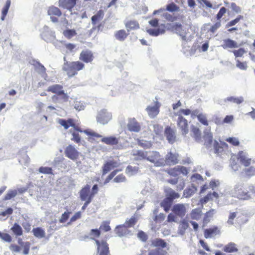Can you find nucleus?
Wrapping results in <instances>:
<instances>
[{
  "label": "nucleus",
  "instance_id": "obj_44",
  "mask_svg": "<svg viewBox=\"0 0 255 255\" xmlns=\"http://www.w3.org/2000/svg\"><path fill=\"white\" fill-rule=\"evenodd\" d=\"M217 230V227H214L213 228L206 229L204 232V236L206 238H212L213 234H215L216 233Z\"/></svg>",
  "mask_w": 255,
  "mask_h": 255
},
{
  "label": "nucleus",
  "instance_id": "obj_47",
  "mask_svg": "<svg viewBox=\"0 0 255 255\" xmlns=\"http://www.w3.org/2000/svg\"><path fill=\"white\" fill-rule=\"evenodd\" d=\"M17 194L16 190H8L7 194L5 195L4 199L5 200H10V199L15 197Z\"/></svg>",
  "mask_w": 255,
  "mask_h": 255
},
{
  "label": "nucleus",
  "instance_id": "obj_8",
  "mask_svg": "<svg viewBox=\"0 0 255 255\" xmlns=\"http://www.w3.org/2000/svg\"><path fill=\"white\" fill-rule=\"evenodd\" d=\"M172 211L176 216L182 218L186 214V208L183 204H176L173 206Z\"/></svg>",
  "mask_w": 255,
  "mask_h": 255
},
{
  "label": "nucleus",
  "instance_id": "obj_33",
  "mask_svg": "<svg viewBox=\"0 0 255 255\" xmlns=\"http://www.w3.org/2000/svg\"><path fill=\"white\" fill-rule=\"evenodd\" d=\"M147 32L150 35L153 36H157L160 34H163L165 32V30L162 28L153 29L149 28L146 30Z\"/></svg>",
  "mask_w": 255,
  "mask_h": 255
},
{
  "label": "nucleus",
  "instance_id": "obj_34",
  "mask_svg": "<svg viewBox=\"0 0 255 255\" xmlns=\"http://www.w3.org/2000/svg\"><path fill=\"white\" fill-rule=\"evenodd\" d=\"M48 14L50 16L56 15L60 16L61 15L62 13L61 10L57 7L51 6L48 10Z\"/></svg>",
  "mask_w": 255,
  "mask_h": 255
},
{
  "label": "nucleus",
  "instance_id": "obj_43",
  "mask_svg": "<svg viewBox=\"0 0 255 255\" xmlns=\"http://www.w3.org/2000/svg\"><path fill=\"white\" fill-rule=\"evenodd\" d=\"M65 37L68 39H70L77 34V33L74 29H67L64 30L63 32Z\"/></svg>",
  "mask_w": 255,
  "mask_h": 255
},
{
  "label": "nucleus",
  "instance_id": "obj_15",
  "mask_svg": "<svg viewBox=\"0 0 255 255\" xmlns=\"http://www.w3.org/2000/svg\"><path fill=\"white\" fill-rule=\"evenodd\" d=\"M164 133L167 140L169 143H173L175 141V133L174 131L170 127H167L165 128Z\"/></svg>",
  "mask_w": 255,
  "mask_h": 255
},
{
  "label": "nucleus",
  "instance_id": "obj_16",
  "mask_svg": "<svg viewBox=\"0 0 255 255\" xmlns=\"http://www.w3.org/2000/svg\"><path fill=\"white\" fill-rule=\"evenodd\" d=\"M238 159L245 166H248L251 163V159L248 157L246 152L240 151L238 154Z\"/></svg>",
  "mask_w": 255,
  "mask_h": 255
},
{
  "label": "nucleus",
  "instance_id": "obj_60",
  "mask_svg": "<svg viewBox=\"0 0 255 255\" xmlns=\"http://www.w3.org/2000/svg\"><path fill=\"white\" fill-rule=\"evenodd\" d=\"M137 237L143 242H146L148 239L147 235L142 231L138 233Z\"/></svg>",
  "mask_w": 255,
  "mask_h": 255
},
{
  "label": "nucleus",
  "instance_id": "obj_5",
  "mask_svg": "<svg viewBox=\"0 0 255 255\" xmlns=\"http://www.w3.org/2000/svg\"><path fill=\"white\" fill-rule=\"evenodd\" d=\"M177 124L182 135H186L189 132L188 121L182 115H179L177 120Z\"/></svg>",
  "mask_w": 255,
  "mask_h": 255
},
{
  "label": "nucleus",
  "instance_id": "obj_32",
  "mask_svg": "<svg viewBox=\"0 0 255 255\" xmlns=\"http://www.w3.org/2000/svg\"><path fill=\"white\" fill-rule=\"evenodd\" d=\"M236 244L234 243H230L224 247V251L227 253H234L238 252Z\"/></svg>",
  "mask_w": 255,
  "mask_h": 255
},
{
  "label": "nucleus",
  "instance_id": "obj_14",
  "mask_svg": "<svg viewBox=\"0 0 255 255\" xmlns=\"http://www.w3.org/2000/svg\"><path fill=\"white\" fill-rule=\"evenodd\" d=\"M159 106L158 105V103H156L153 106H148L146 108V111L148 114L149 117L151 118H154L158 114L159 112Z\"/></svg>",
  "mask_w": 255,
  "mask_h": 255
},
{
  "label": "nucleus",
  "instance_id": "obj_26",
  "mask_svg": "<svg viewBox=\"0 0 255 255\" xmlns=\"http://www.w3.org/2000/svg\"><path fill=\"white\" fill-rule=\"evenodd\" d=\"M190 134L197 141H199L201 139V131L199 128L195 126H192L191 127Z\"/></svg>",
  "mask_w": 255,
  "mask_h": 255
},
{
  "label": "nucleus",
  "instance_id": "obj_56",
  "mask_svg": "<svg viewBox=\"0 0 255 255\" xmlns=\"http://www.w3.org/2000/svg\"><path fill=\"white\" fill-rule=\"evenodd\" d=\"M136 222V220L134 217H131L128 221H126L125 227H131L134 226Z\"/></svg>",
  "mask_w": 255,
  "mask_h": 255
},
{
  "label": "nucleus",
  "instance_id": "obj_21",
  "mask_svg": "<svg viewBox=\"0 0 255 255\" xmlns=\"http://www.w3.org/2000/svg\"><path fill=\"white\" fill-rule=\"evenodd\" d=\"M203 137L206 145L210 146L213 142V136L210 132V129L207 128L205 130Z\"/></svg>",
  "mask_w": 255,
  "mask_h": 255
},
{
  "label": "nucleus",
  "instance_id": "obj_45",
  "mask_svg": "<svg viewBox=\"0 0 255 255\" xmlns=\"http://www.w3.org/2000/svg\"><path fill=\"white\" fill-rule=\"evenodd\" d=\"M245 176L248 178L255 175V167L251 166L244 170Z\"/></svg>",
  "mask_w": 255,
  "mask_h": 255
},
{
  "label": "nucleus",
  "instance_id": "obj_9",
  "mask_svg": "<svg viewBox=\"0 0 255 255\" xmlns=\"http://www.w3.org/2000/svg\"><path fill=\"white\" fill-rule=\"evenodd\" d=\"M47 91L56 94L58 95H63L64 98H67L68 97L67 95L65 94L64 91L63 90V86L60 85L55 84L50 86L48 87Z\"/></svg>",
  "mask_w": 255,
  "mask_h": 255
},
{
  "label": "nucleus",
  "instance_id": "obj_31",
  "mask_svg": "<svg viewBox=\"0 0 255 255\" xmlns=\"http://www.w3.org/2000/svg\"><path fill=\"white\" fill-rule=\"evenodd\" d=\"M188 227L189 224L188 222L185 220L182 221L178 227V233L180 235H183Z\"/></svg>",
  "mask_w": 255,
  "mask_h": 255
},
{
  "label": "nucleus",
  "instance_id": "obj_20",
  "mask_svg": "<svg viewBox=\"0 0 255 255\" xmlns=\"http://www.w3.org/2000/svg\"><path fill=\"white\" fill-rule=\"evenodd\" d=\"M102 142L110 145H116L119 142V138L114 136L104 137L101 139Z\"/></svg>",
  "mask_w": 255,
  "mask_h": 255
},
{
  "label": "nucleus",
  "instance_id": "obj_62",
  "mask_svg": "<svg viewBox=\"0 0 255 255\" xmlns=\"http://www.w3.org/2000/svg\"><path fill=\"white\" fill-rule=\"evenodd\" d=\"M236 66L239 69L243 70H246L248 67L246 62H241L239 60H237Z\"/></svg>",
  "mask_w": 255,
  "mask_h": 255
},
{
  "label": "nucleus",
  "instance_id": "obj_38",
  "mask_svg": "<svg viewBox=\"0 0 255 255\" xmlns=\"http://www.w3.org/2000/svg\"><path fill=\"white\" fill-rule=\"evenodd\" d=\"M11 230L16 236H19L22 235V228L17 223H15L13 225L12 227L11 228Z\"/></svg>",
  "mask_w": 255,
  "mask_h": 255
},
{
  "label": "nucleus",
  "instance_id": "obj_17",
  "mask_svg": "<svg viewBox=\"0 0 255 255\" xmlns=\"http://www.w3.org/2000/svg\"><path fill=\"white\" fill-rule=\"evenodd\" d=\"M126 28L128 32L139 28L138 22L134 20H128L125 22Z\"/></svg>",
  "mask_w": 255,
  "mask_h": 255
},
{
  "label": "nucleus",
  "instance_id": "obj_49",
  "mask_svg": "<svg viewBox=\"0 0 255 255\" xmlns=\"http://www.w3.org/2000/svg\"><path fill=\"white\" fill-rule=\"evenodd\" d=\"M150 128H153V130L156 134H160L163 130V127L158 124L151 125Z\"/></svg>",
  "mask_w": 255,
  "mask_h": 255
},
{
  "label": "nucleus",
  "instance_id": "obj_3",
  "mask_svg": "<svg viewBox=\"0 0 255 255\" xmlns=\"http://www.w3.org/2000/svg\"><path fill=\"white\" fill-rule=\"evenodd\" d=\"M41 36L46 42H50L55 44L56 38L55 32L48 26L46 25L43 26L42 29Z\"/></svg>",
  "mask_w": 255,
  "mask_h": 255
},
{
  "label": "nucleus",
  "instance_id": "obj_19",
  "mask_svg": "<svg viewBox=\"0 0 255 255\" xmlns=\"http://www.w3.org/2000/svg\"><path fill=\"white\" fill-rule=\"evenodd\" d=\"M174 30L176 33L179 34L182 38V40L187 41L188 39L186 36V31L182 28V25L179 23H177L174 25Z\"/></svg>",
  "mask_w": 255,
  "mask_h": 255
},
{
  "label": "nucleus",
  "instance_id": "obj_52",
  "mask_svg": "<svg viewBox=\"0 0 255 255\" xmlns=\"http://www.w3.org/2000/svg\"><path fill=\"white\" fill-rule=\"evenodd\" d=\"M167 172L170 175L174 176V177H176V176H178L179 175V173L178 166H177L174 168H170V169H168L167 171Z\"/></svg>",
  "mask_w": 255,
  "mask_h": 255
},
{
  "label": "nucleus",
  "instance_id": "obj_41",
  "mask_svg": "<svg viewBox=\"0 0 255 255\" xmlns=\"http://www.w3.org/2000/svg\"><path fill=\"white\" fill-rule=\"evenodd\" d=\"M100 255H108L109 253V247L108 244L104 241H102Z\"/></svg>",
  "mask_w": 255,
  "mask_h": 255
},
{
  "label": "nucleus",
  "instance_id": "obj_29",
  "mask_svg": "<svg viewBox=\"0 0 255 255\" xmlns=\"http://www.w3.org/2000/svg\"><path fill=\"white\" fill-rule=\"evenodd\" d=\"M173 202L168 197L166 198L160 203L161 207H163L166 212H168Z\"/></svg>",
  "mask_w": 255,
  "mask_h": 255
},
{
  "label": "nucleus",
  "instance_id": "obj_63",
  "mask_svg": "<svg viewBox=\"0 0 255 255\" xmlns=\"http://www.w3.org/2000/svg\"><path fill=\"white\" fill-rule=\"evenodd\" d=\"M138 144L144 148H148L151 146V143L144 140H139Z\"/></svg>",
  "mask_w": 255,
  "mask_h": 255
},
{
  "label": "nucleus",
  "instance_id": "obj_4",
  "mask_svg": "<svg viewBox=\"0 0 255 255\" xmlns=\"http://www.w3.org/2000/svg\"><path fill=\"white\" fill-rule=\"evenodd\" d=\"M112 114L106 110H102L97 114V121L102 125H106L112 119Z\"/></svg>",
  "mask_w": 255,
  "mask_h": 255
},
{
  "label": "nucleus",
  "instance_id": "obj_18",
  "mask_svg": "<svg viewBox=\"0 0 255 255\" xmlns=\"http://www.w3.org/2000/svg\"><path fill=\"white\" fill-rule=\"evenodd\" d=\"M80 59L86 63L91 62L93 59L92 52L88 50L83 51L80 54Z\"/></svg>",
  "mask_w": 255,
  "mask_h": 255
},
{
  "label": "nucleus",
  "instance_id": "obj_30",
  "mask_svg": "<svg viewBox=\"0 0 255 255\" xmlns=\"http://www.w3.org/2000/svg\"><path fill=\"white\" fill-rule=\"evenodd\" d=\"M33 235L39 239L43 238L45 236V231L40 227L34 228L32 230Z\"/></svg>",
  "mask_w": 255,
  "mask_h": 255
},
{
  "label": "nucleus",
  "instance_id": "obj_7",
  "mask_svg": "<svg viewBox=\"0 0 255 255\" xmlns=\"http://www.w3.org/2000/svg\"><path fill=\"white\" fill-rule=\"evenodd\" d=\"M119 165V162L114 159L106 161L102 167V175H105L114 168L118 167Z\"/></svg>",
  "mask_w": 255,
  "mask_h": 255
},
{
  "label": "nucleus",
  "instance_id": "obj_50",
  "mask_svg": "<svg viewBox=\"0 0 255 255\" xmlns=\"http://www.w3.org/2000/svg\"><path fill=\"white\" fill-rule=\"evenodd\" d=\"M237 196L239 198L244 200H248L251 198V195L249 194V192L245 191L244 190H242L241 191H240Z\"/></svg>",
  "mask_w": 255,
  "mask_h": 255
},
{
  "label": "nucleus",
  "instance_id": "obj_64",
  "mask_svg": "<svg viewBox=\"0 0 255 255\" xmlns=\"http://www.w3.org/2000/svg\"><path fill=\"white\" fill-rule=\"evenodd\" d=\"M233 52L235 56L236 57H238L242 56L244 55V54L246 52V51L244 48H241L238 50H234Z\"/></svg>",
  "mask_w": 255,
  "mask_h": 255
},
{
  "label": "nucleus",
  "instance_id": "obj_39",
  "mask_svg": "<svg viewBox=\"0 0 255 255\" xmlns=\"http://www.w3.org/2000/svg\"><path fill=\"white\" fill-rule=\"evenodd\" d=\"M152 245L154 247H161L163 248L166 247L167 244L161 239H156L152 241Z\"/></svg>",
  "mask_w": 255,
  "mask_h": 255
},
{
  "label": "nucleus",
  "instance_id": "obj_57",
  "mask_svg": "<svg viewBox=\"0 0 255 255\" xmlns=\"http://www.w3.org/2000/svg\"><path fill=\"white\" fill-rule=\"evenodd\" d=\"M73 106L74 109L76 110L80 111L84 109V106L82 103L79 101L74 102Z\"/></svg>",
  "mask_w": 255,
  "mask_h": 255
},
{
  "label": "nucleus",
  "instance_id": "obj_53",
  "mask_svg": "<svg viewBox=\"0 0 255 255\" xmlns=\"http://www.w3.org/2000/svg\"><path fill=\"white\" fill-rule=\"evenodd\" d=\"M165 9L170 12H174L178 11L179 7L175 3L172 2L167 5L166 8Z\"/></svg>",
  "mask_w": 255,
  "mask_h": 255
},
{
  "label": "nucleus",
  "instance_id": "obj_37",
  "mask_svg": "<svg viewBox=\"0 0 255 255\" xmlns=\"http://www.w3.org/2000/svg\"><path fill=\"white\" fill-rule=\"evenodd\" d=\"M139 168L137 166L128 165L126 168V172L128 176H132L136 174Z\"/></svg>",
  "mask_w": 255,
  "mask_h": 255
},
{
  "label": "nucleus",
  "instance_id": "obj_11",
  "mask_svg": "<svg viewBox=\"0 0 255 255\" xmlns=\"http://www.w3.org/2000/svg\"><path fill=\"white\" fill-rule=\"evenodd\" d=\"M165 164L175 165L178 162V154L170 152L167 154L165 157Z\"/></svg>",
  "mask_w": 255,
  "mask_h": 255
},
{
  "label": "nucleus",
  "instance_id": "obj_28",
  "mask_svg": "<svg viewBox=\"0 0 255 255\" xmlns=\"http://www.w3.org/2000/svg\"><path fill=\"white\" fill-rule=\"evenodd\" d=\"M244 98L242 96L239 97L231 96L225 99L224 101L225 103L227 102H229L232 103H235L239 105L243 103L244 102Z\"/></svg>",
  "mask_w": 255,
  "mask_h": 255
},
{
  "label": "nucleus",
  "instance_id": "obj_13",
  "mask_svg": "<svg viewBox=\"0 0 255 255\" xmlns=\"http://www.w3.org/2000/svg\"><path fill=\"white\" fill-rule=\"evenodd\" d=\"M58 123L61 126L63 127L65 129H68L70 127H72L74 128V129L75 130L82 132V130H79L78 128H76L75 127V125L73 123V120L71 119H69L67 120L60 119L58 120Z\"/></svg>",
  "mask_w": 255,
  "mask_h": 255
},
{
  "label": "nucleus",
  "instance_id": "obj_10",
  "mask_svg": "<svg viewBox=\"0 0 255 255\" xmlns=\"http://www.w3.org/2000/svg\"><path fill=\"white\" fill-rule=\"evenodd\" d=\"M127 127L130 131L138 132L140 130V126L134 118L128 120Z\"/></svg>",
  "mask_w": 255,
  "mask_h": 255
},
{
  "label": "nucleus",
  "instance_id": "obj_61",
  "mask_svg": "<svg viewBox=\"0 0 255 255\" xmlns=\"http://www.w3.org/2000/svg\"><path fill=\"white\" fill-rule=\"evenodd\" d=\"M243 184L242 183H237L234 187V191L235 194L237 196L239 193L240 191H241L243 190Z\"/></svg>",
  "mask_w": 255,
  "mask_h": 255
},
{
  "label": "nucleus",
  "instance_id": "obj_48",
  "mask_svg": "<svg viewBox=\"0 0 255 255\" xmlns=\"http://www.w3.org/2000/svg\"><path fill=\"white\" fill-rule=\"evenodd\" d=\"M213 146L214 152L217 154H219L222 153L223 150V147H221L219 144V143H218V142L216 140L214 141Z\"/></svg>",
  "mask_w": 255,
  "mask_h": 255
},
{
  "label": "nucleus",
  "instance_id": "obj_54",
  "mask_svg": "<svg viewBox=\"0 0 255 255\" xmlns=\"http://www.w3.org/2000/svg\"><path fill=\"white\" fill-rule=\"evenodd\" d=\"M39 172L43 174H52V169L49 167H40L38 170Z\"/></svg>",
  "mask_w": 255,
  "mask_h": 255
},
{
  "label": "nucleus",
  "instance_id": "obj_24",
  "mask_svg": "<svg viewBox=\"0 0 255 255\" xmlns=\"http://www.w3.org/2000/svg\"><path fill=\"white\" fill-rule=\"evenodd\" d=\"M104 13L102 10H99L91 17V21L93 25H96L98 22L101 20L104 17Z\"/></svg>",
  "mask_w": 255,
  "mask_h": 255
},
{
  "label": "nucleus",
  "instance_id": "obj_22",
  "mask_svg": "<svg viewBox=\"0 0 255 255\" xmlns=\"http://www.w3.org/2000/svg\"><path fill=\"white\" fill-rule=\"evenodd\" d=\"M223 43H224L221 45V46L225 49L228 48H235L238 47L237 43L229 38L224 39L223 40Z\"/></svg>",
  "mask_w": 255,
  "mask_h": 255
},
{
  "label": "nucleus",
  "instance_id": "obj_36",
  "mask_svg": "<svg viewBox=\"0 0 255 255\" xmlns=\"http://www.w3.org/2000/svg\"><path fill=\"white\" fill-rule=\"evenodd\" d=\"M147 151H148L137 150L134 152L133 155L137 156V157L135 158L136 160H141L143 159H146Z\"/></svg>",
  "mask_w": 255,
  "mask_h": 255
},
{
  "label": "nucleus",
  "instance_id": "obj_27",
  "mask_svg": "<svg viewBox=\"0 0 255 255\" xmlns=\"http://www.w3.org/2000/svg\"><path fill=\"white\" fill-rule=\"evenodd\" d=\"M90 192V187L86 186L84 188H82L80 192V196L82 201L87 200L89 198Z\"/></svg>",
  "mask_w": 255,
  "mask_h": 255
},
{
  "label": "nucleus",
  "instance_id": "obj_59",
  "mask_svg": "<svg viewBox=\"0 0 255 255\" xmlns=\"http://www.w3.org/2000/svg\"><path fill=\"white\" fill-rule=\"evenodd\" d=\"M126 180V177L123 174L118 175L113 179V181L116 183L124 182H125Z\"/></svg>",
  "mask_w": 255,
  "mask_h": 255
},
{
  "label": "nucleus",
  "instance_id": "obj_23",
  "mask_svg": "<svg viewBox=\"0 0 255 255\" xmlns=\"http://www.w3.org/2000/svg\"><path fill=\"white\" fill-rule=\"evenodd\" d=\"M128 34L129 33L127 32L125 30L121 29L116 31L114 35L116 39L120 41H123L126 39Z\"/></svg>",
  "mask_w": 255,
  "mask_h": 255
},
{
  "label": "nucleus",
  "instance_id": "obj_51",
  "mask_svg": "<svg viewBox=\"0 0 255 255\" xmlns=\"http://www.w3.org/2000/svg\"><path fill=\"white\" fill-rule=\"evenodd\" d=\"M197 118L198 121L202 123L203 125L208 126V123L207 117L204 114H198L197 115Z\"/></svg>",
  "mask_w": 255,
  "mask_h": 255
},
{
  "label": "nucleus",
  "instance_id": "obj_2",
  "mask_svg": "<svg viewBox=\"0 0 255 255\" xmlns=\"http://www.w3.org/2000/svg\"><path fill=\"white\" fill-rule=\"evenodd\" d=\"M146 159L154 163L157 167L163 166L165 165V161L161 157L159 153L156 151H148Z\"/></svg>",
  "mask_w": 255,
  "mask_h": 255
},
{
  "label": "nucleus",
  "instance_id": "obj_6",
  "mask_svg": "<svg viewBox=\"0 0 255 255\" xmlns=\"http://www.w3.org/2000/svg\"><path fill=\"white\" fill-rule=\"evenodd\" d=\"M65 156L73 161H76L79 157L80 152L76 149L74 146L69 145L64 151Z\"/></svg>",
  "mask_w": 255,
  "mask_h": 255
},
{
  "label": "nucleus",
  "instance_id": "obj_46",
  "mask_svg": "<svg viewBox=\"0 0 255 255\" xmlns=\"http://www.w3.org/2000/svg\"><path fill=\"white\" fill-rule=\"evenodd\" d=\"M166 197L173 202L175 199L178 198L180 197V195L178 193H176L174 190L170 189L167 193Z\"/></svg>",
  "mask_w": 255,
  "mask_h": 255
},
{
  "label": "nucleus",
  "instance_id": "obj_1",
  "mask_svg": "<svg viewBox=\"0 0 255 255\" xmlns=\"http://www.w3.org/2000/svg\"><path fill=\"white\" fill-rule=\"evenodd\" d=\"M84 64L80 62H72L68 63L66 61L63 66V70L66 72L69 77H72L77 74V72L83 69Z\"/></svg>",
  "mask_w": 255,
  "mask_h": 255
},
{
  "label": "nucleus",
  "instance_id": "obj_42",
  "mask_svg": "<svg viewBox=\"0 0 255 255\" xmlns=\"http://www.w3.org/2000/svg\"><path fill=\"white\" fill-rule=\"evenodd\" d=\"M201 210L199 208L193 209L191 214V218L194 220H198L200 219L201 215Z\"/></svg>",
  "mask_w": 255,
  "mask_h": 255
},
{
  "label": "nucleus",
  "instance_id": "obj_35",
  "mask_svg": "<svg viewBox=\"0 0 255 255\" xmlns=\"http://www.w3.org/2000/svg\"><path fill=\"white\" fill-rule=\"evenodd\" d=\"M217 213V211L215 209H212L210 210L209 211L207 212L206 213L205 215L203 222L204 223H208L210 222V219L214 214H215Z\"/></svg>",
  "mask_w": 255,
  "mask_h": 255
},
{
  "label": "nucleus",
  "instance_id": "obj_40",
  "mask_svg": "<svg viewBox=\"0 0 255 255\" xmlns=\"http://www.w3.org/2000/svg\"><path fill=\"white\" fill-rule=\"evenodd\" d=\"M35 62V63H34L33 65L35 66L37 72L42 75L45 74L46 68L44 66L38 61Z\"/></svg>",
  "mask_w": 255,
  "mask_h": 255
},
{
  "label": "nucleus",
  "instance_id": "obj_25",
  "mask_svg": "<svg viewBox=\"0 0 255 255\" xmlns=\"http://www.w3.org/2000/svg\"><path fill=\"white\" fill-rule=\"evenodd\" d=\"M197 190V188L192 184L191 186L188 187L184 190L183 192V196L185 198H189L192 196Z\"/></svg>",
  "mask_w": 255,
  "mask_h": 255
},
{
  "label": "nucleus",
  "instance_id": "obj_55",
  "mask_svg": "<svg viewBox=\"0 0 255 255\" xmlns=\"http://www.w3.org/2000/svg\"><path fill=\"white\" fill-rule=\"evenodd\" d=\"M125 225H119L117 226L115 229V232L116 234L120 237H122L125 234V232H124L123 228L125 227Z\"/></svg>",
  "mask_w": 255,
  "mask_h": 255
},
{
  "label": "nucleus",
  "instance_id": "obj_12",
  "mask_svg": "<svg viewBox=\"0 0 255 255\" xmlns=\"http://www.w3.org/2000/svg\"><path fill=\"white\" fill-rule=\"evenodd\" d=\"M77 0H59L58 6L71 10L75 5Z\"/></svg>",
  "mask_w": 255,
  "mask_h": 255
},
{
  "label": "nucleus",
  "instance_id": "obj_58",
  "mask_svg": "<svg viewBox=\"0 0 255 255\" xmlns=\"http://www.w3.org/2000/svg\"><path fill=\"white\" fill-rule=\"evenodd\" d=\"M226 140L235 146L238 145L240 143L238 139L234 137L227 138Z\"/></svg>",
  "mask_w": 255,
  "mask_h": 255
}]
</instances>
